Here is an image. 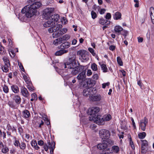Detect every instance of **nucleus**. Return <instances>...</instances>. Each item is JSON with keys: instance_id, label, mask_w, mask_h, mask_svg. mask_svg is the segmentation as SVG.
Here are the masks:
<instances>
[{"instance_id": "nucleus-6", "label": "nucleus", "mask_w": 154, "mask_h": 154, "mask_svg": "<svg viewBox=\"0 0 154 154\" xmlns=\"http://www.w3.org/2000/svg\"><path fill=\"white\" fill-rule=\"evenodd\" d=\"M111 119L110 115H109L107 116L105 115L103 117L100 116L98 120L96 121V124L98 125H103L105 121H107Z\"/></svg>"}, {"instance_id": "nucleus-37", "label": "nucleus", "mask_w": 154, "mask_h": 154, "mask_svg": "<svg viewBox=\"0 0 154 154\" xmlns=\"http://www.w3.org/2000/svg\"><path fill=\"white\" fill-rule=\"evenodd\" d=\"M112 149L113 152L115 153H117L119 151V148L117 146H114L112 147Z\"/></svg>"}, {"instance_id": "nucleus-39", "label": "nucleus", "mask_w": 154, "mask_h": 154, "mask_svg": "<svg viewBox=\"0 0 154 154\" xmlns=\"http://www.w3.org/2000/svg\"><path fill=\"white\" fill-rule=\"evenodd\" d=\"M146 134L145 132L140 133L138 134V137L140 139H143L146 137Z\"/></svg>"}, {"instance_id": "nucleus-35", "label": "nucleus", "mask_w": 154, "mask_h": 154, "mask_svg": "<svg viewBox=\"0 0 154 154\" xmlns=\"http://www.w3.org/2000/svg\"><path fill=\"white\" fill-rule=\"evenodd\" d=\"M70 38V36L68 35H65L62 37L60 38H61V40L63 42V41H66L69 39Z\"/></svg>"}, {"instance_id": "nucleus-9", "label": "nucleus", "mask_w": 154, "mask_h": 154, "mask_svg": "<svg viewBox=\"0 0 154 154\" xmlns=\"http://www.w3.org/2000/svg\"><path fill=\"white\" fill-rule=\"evenodd\" d=\"M33 123H35V127L36 128H40L44 124V122L40 118L33 121Z\"/></svg>"}, {"instance_id": "nucleus-30", "label": "nucleus", "mask_w": 154, "mask_h": 154, "mask_svg": "<svg viewBox=\"0 0 154 154\" xmlns=\"http://www.w3.org/2000/svg\"><path fill=\"white\" fill-rule=\"evenodd\" d=\"M23 117L25 118H28L30 116V113L29 111L27 110L23 111Z\"/></svg>"}, {"instance_id": "nucleus-47", "label": "nucleus", "mask_w": 154, "mask_h": 154, "mask_svg": "<svg viewBox=\"0 0 154 154\" xmlns=\"http://www.w3.org/2000/svg\"><path fill=\"white\" fill-rule=\"evenodd\" d=\"M91 15L93 19H95L97 17L96 13L93 11H92L91 12Z\"/></svg>"}, {"instance_id": "nucleus-5", "label": "nucleus", "mask_w": 154, "mask_h": 154, "mask_svg": "<svg viewBox=\"0 0 154 154\" xmlns=\"http://www.w3.org/2000/svg\"><path fill=\"white\" fill-rule=\"evenodd\" d=\"M54 11V9L53 8H47L45 9L43 14L44 18L45 19H48V18L53 17L54 16L52 14Z\"/></svg>"}, {"instance_id": "nucleus-15", "label": "nucleus", "mask_w": 154, "mask_h": 154, "mask_svg": "<svg viewBox=\"0 0 154 154\" xmlns=\"http://www.w3.org/2000/svg\"><path fill=\"white\" fill-rule=\"evenodd\" d=\"M86 78L85 72L82 71L77 77V79L79 80L83 81Z\"/></svg>"}, {"instance_id": "nucleus-54", "label": "nucleus", "mask_w": 154, "mask_h": 154, "mask_svg": "<svg viewBox=\"0 0 154 154\" xmlns=\"http://www.w3.org/2000/svg\"><path fill=\"white\" fill-rule=\"evenodd\" d=\"M130 144L131 146V147L132 149H134V145L131 139V138H130Z\"/></svg>"}, {"instance_id": "nucleus-59", "label": "nucleus", "mask_w": 154, "mask_h": 154, "mask_svg": "<svg viewBox=\"0 0 154 154\" xmlns=\"http://www.w3.org/2000/svg\"><path fill=\"white\" fill-rule=\"evenodd\" d=\"M19 66L20 68L21 69V70L23 71H24V69L23 67V66L21 63H18Z\"/></svg>"}, {"instance_id": "nucleus-60", "label": "nucleus", "mask_w": 154, "mask_h": 154, "mask_svg": "<svg viewBox=\"0 0 154 154\" xmlns=\"http://www.w3.org/2000/svg\"><path fill=\"white\" fill-rule=\"evenodd\" d=\"M32 97L34 98V100H36L37 97L36 94L35 93H33L32 94Z\"/></svg>"}, {"instance_id": "nucleus-57", "label": "nucleus", "mask_w": 154, "mask_h": 154, "mask_svg": "<svg viewBox=\"0 0 154 154\" xmlns=\"http://www.w3.org/2000/svg\"><path fill=\"white\" fill-rule=\"evenodd\" d=\"M116 47L113 45H111L109 47V49L110 50H111L112 51H113L115 49Z\"/></svg>"}, {"instance_id": "nucleus-7", "label": "nucleus", "mask_w": 154, "mask_h": 154, "mask_svg": "<svg viewBox=\"0 0 154 154\" xmlns=\"http://www.w3.org/2000/svg\"><path fill=\"white\" fill-rule=\"evenodd\" d=\"M99 134L100 137L102 139H107L110 137L109 131L106 129L100 130L99 131Z\"/></svg>"}, {"instance_id": "nucleus-2", "label": "nucleus", "mask_w": 154, "mask_h": 154, "mask_svg": "<svg viewBox=\"0 0 154 154\" xmlns=\"http://www.w3.org/2000/svg\"><path fill=\"white\" fill-rule=\"evenodd\" d=\"M88 113L90 115L89 117L90 121L96 123V121L98 120L100 116L97 115L100 111V109L98 107H93L88 110Z\"/></svg>"}, {"instance_id": "nucleus-23", "label": "nucleus", "mask_w": 154, "mask_h": 154, "mask_svg": "<svg viewBox=\"0 0 154 154\" xmlns=\"http://www.w3.org/2000/svg\"><path fill=\"white\" fill-rule=\"evenodd\" d=\"M107 146V143H99L97 145V147L98 149H104L106 148Z\"/></svg>"}, {"instance_id": "nucleus-48", "label": "nucleus", "mask_w": 154, "mask_h": 154, "mask_svg": "<svg viewBox=\"0 0 154 154\" xmlns=\"http://www.w3.org/2000/svg\"><path fill=\"white\" fill-rule=\"evenodd\" d=\"M5 52L4 51V48L1 45H0V54H5Z\"/></svg>"}, {"instance_id": "nucleus-63", "label": "nucleus", "mask_w": 154, "mask_h": 154, "mask_svg": "<svg viewBox=\"0 0 154 154\" xmlns=\"http://www.w3.org/2000/svg\"><path fill=\"white\" fill-rule=\"evenodd\" d=\"M106 11V10L105 9L103 8L100 9V14H104Z\"/></svg>"}, {"instance_id": "nucleus-44", "label": "nucleus", "mask_w": 154, "mask_h": 154, "mask_svg": "<svg viewBox=\"0 0 154 154\" xmlns=\"http://www.w3.org/2000/svg\"><path fill=\"white\" fill-rule=\"evenodd\" d=\"M91 68L94 71H97V66L95 63H94L91 65Z\"/></svg>"}, {"instance_id": "nucleus-64", "label": "nucleus", "mask_w": 154, "mask_h": 154, "mask_svg": "<svg viewBox=\"0 0 154 154\" xmlns=\"http://www.w3.org/2000/svg\"><path fill=\"white\" fill-rule=\"evenodd\" d=\"M92 73L91 70L89 69L87 71V75L88 76H90L92 75Z\"/></svg>"}, {"instance_id": "nucleus-29", "label": "nucleus", "mask_w": 154, "mask_h": 154, "mask_svg": "<svg viewBox=\"0 0 154 154\" xmlns=\"http://www.w3.org/2000/svg\"><path fill=\"white\" fill-rule=\"evenodd\" d=\"M31 144L35 149L38 150L39 148V147L37 146L36 141L35 140H32L31 142Z\"/></svg>"}, {"instance_id": "nucleus-18", "label": "nucleus", "mask_w": 154, "mask_h": 154, "mask_svg": "<svg viewBox=\"0 0 154 154\" xmlns=\"http://www.w3.org/2000/svg\"><path fill=\"white\" fill-rule=\"evenodd\" d=\"M123 30L122 28L119 26H116L114 28L115 32L118 35L121 34V32Z\"/></svg>"}, {"instance_id": "nucleus-3", "label": "nucleus", "mask_w": 154, "mask_h": 154, "mask_svg": "<svg viewBox=\"0 0 154 154\" xmlns=\"http://www.w3.org/2000/svg\"><path fill=\"white\" fill-rule=\"evenodd\" d=\"M59 19V16L58 14H55L53 17L48 18V21L44 24V26L46 27L54 26L57 23Z\"/></svg>"}, {"instance_id": "nucleus-58", "label": "nucleus", "mask_w": 154, "mask_h": 154, "mask_svg": "<svg viewBox=\"0 0 154 154\" xmlns=\"http://www.w3.org/2000/svg\"><path fill=\"white\" fill-rule=\"evenodd\" d=\"M43 148L46 151H47L49 148V146H48L46 144H45L44 145Z\"/></svg>"}, {"instance_id": "nucleus-52", "label": "nucleus", "mask_w": 154, "mask_h": 154, "mask_svg": "<svg viewBox=\"0 0 154 154\" xmlns=\"http://www.w3.org/2000/svg\"><path fill=\"white\" fill-rule=\"evenodd\" d=\"M79 72L82 71L84 69V67L83 66H78Z\"/></svg>"}, {"instance_id": "nucleus-10", "label": "nucleus", "mask_w": 154, "mask_h": 154, "mask_svg": "<svg viewBox=\"0 0 154 154\" xmlns=\"http://www.w3.org/2000/svg\"><path fill=\"white\" fill-rule=\"evenodd\" d=\"M148 123V120L145 117L144 119L141 120L140 122V126L141 129L143 131H145L146 129V126Z\"/></svg>"}, {"instance_id": "nucleus-12", "label": "nucleus", "mask_w": 154, "mask_h": 154, "mask_svg": "<svg viewBox=\"0 0 154 154\" xmlns=\"http://www.w3.org/2000/svg\"><path fill=\"white\" fill-rule=\"evenodd\" d=\"M77 55L80 56L81 58L84 60H87L88 57L85 54V52L83 50H80L77 52Z\"/></svg>"}, {"instance_id": "nucleus-24", "label": "nucleus", "mask_w": 154, "mask_h": 154, "mask_svg": "<svg viewBox=\"0 0 154 154\" xmlns=\"http://www.w3.org/2000/svg\"><path fill=\"white\" fill-rule=\"evenodd\" d=\"M53 32L52 36L54 38H57L62 35L60 29Z\"/></svg>"}, {"instance_id": "nucleus-21", "label": "nucleus", "mask_w": 154, "mask_h": 154, "mask_svg": "<svg viewBox=\"0 0 154 154\" xmlns=\"http://www.w3.org/2000/svg\"><path fill=\"white\" fill-rule=\"evenodd\" d=\"M49 148L50 149V153L51 154H53L54 153V150L55 148V143L54 142H52L51 143H49Z\"/></svg>"}, {"instance_id": "nucleus-55", "label": "nucleus", "mask_w": 154, "mask_h": 154, "mask_svg": "<svg viewBox=\"0 0 154 154\" xmlns=\"http://www.w3.org/2000/svg\"><path fill=\"white\" fill-rule=\"evenodd\" d=\"M14 145L15 146L17 147L19 146L20 145V143L19 141L17 140H15L14 143Z\"/></svg>"}, {"instance_id": "nucleus-26", "label": "nucleus", "mask_w": 154, "mask_h": 154, "mask_svg": "<svg viewBox=\"0 0 154 154\" xmlns=\"http://www.w3.org/2000/svg\"><path fill=\"white\" fill-rule=\"evenodd\" d=\"M122 14L119 12H116L113 16L114 19L115 20H118L121 19V18Z\"/></svg>"}, {"instance_id": "nucleus-41", "label": "nucleus", "mask_w": 154, "mask_h": 154, "mask_svg": "<svg viewBox=\"0 0 154 154\" xmlns=\"http://www.w3.org/2000/svg\"><path fill=\"white\" fill-rule=\"evenodd\" d=\"M102 69L103 70L104 72H107V68L106 67V65L105 64H102L101 65Z\"/></svg>"}, {"instance_id": "nucleus-36", "label": "nucleus", "mask_w": 154, "mask_h": 154, "mask_svg": "<svg viewBox=\"0 0 154 154\" xmlns=\"http://www.w3.org/2000/svg\"><path fill=\"white\" fill-rule=\"evenodd\" d=\"M23 78L24 80H25V82L28 85L29 83H31V82L30 80V79L28 78L27 76L24 75H23Z\"/></svg>"}, {"instance_id": "nucleus-32", "label": "nucleus", "mask_w": 154, "mask_h": 154, "mask_svg": "<svg viewBox=\"0 0 154 154\" xmlns=\"http://www.w3.org/2000/svg\"><path fill=\"white\" fill-rule=\"evenodd\" d=\"M61 38H59L55 39L53 42V44L56 45H57L59 44H60L62 42V41L61 40Z\"/></svg>"}, {"instance_id": "nucleus-43", "label": "nucleus", "mask_w": 154, "mask_h": 154, "mask_svg": "<svg viewBox=\"0 0 154 154\" xmlns=\"http://www.w3.org/2000/svg\"><path fill=\"white\" fill-rule=\"evenodd\" d=\"M117 60L118 63L120 66H122L123 65V63L120 57H117Z\"/></svg>"}, {"instance_id": "nucleus-45", "label": "nucleus", "mask_w": 154, "mask_h": 154, "mask_svg": "<svg viewBox=\"0 0 154 154\" xmlns=\"http://www.w3.org/2000/svg\"><path fill=\"white\" fill-rule=\"evenodd\" d=\"M19 146L21 149L24 150L26 147V145L25 143H22L20 144Z\"/></svg>"}, {"instance_id": "nucleus-19", "label": "nucleus", "mask_w": 154, "mask_h": 154, "mask_svg": "<svg viewBox=\"0 0 154 154\" xmlns=\"http://www.w3.org/2000/svg\"><path fill=\"white\" fill-rule=\"evenodd\" d=\"M72 59H69V62H66L65 63H60L59 64V65H61V68L62 69H63V68H67V69H68V66L69 65H70V62H72Z\"/></svg>"}, {"instance_id": "nucleus-11", "label": "nucleus", "mask_w": 154, "mask_h": 154, "mask_svg": "<svg viewBox=\"0 0 154 154\" xmlns=\"http://www.w3.org/2000/svg\"><path fill=\"white\" fill-rule=\"evenodd\" d=\"M62 27V26L61 24H57L56 26H52L50 28L48 29V31L50 33H52L58 30Z\"/></svg>"}, {"instance_id": "nucleus-20", "label": "nucleus", "mask_w": 154, "mask_h": 154, "mask_svg": "<svg viewBox=\"0 0 154 154\" xmlns=\"http://www.w3.org/2000/svg\"><path fill=\"white\" fill-rule=\"evenodd\" d=\"M99 23L100 24L105 25H109L110 22L106 20H105L103 18H100L99 20Z\"/></svg>"}, {"instance_id": "nucleus-17", "label": "nucleus", "mask_w": 154, "mask_h": 154, "mask_svg": "<svg viewBox=\"0 0 154 154\" xmlns=\"http://www.w3.org/2000/svg\"><path fill=\"white\" fill-rule=\"evenodd\" d=\"M68 52V50H61L56 51L55 53L54 54L56 56H61L64 54L67 53Z\"/></svg>"}, {"instance_id": "nucleus-22", "label": "nucleus", "mask_w": 154, "mask_h": 154, "mask_svg": "<svg viewBox=\"0 0 154 154\" xmlns=\"http://www.w3.org/2000/svg\"><path fill=\"white\" fill-rule=\"evenodd\" d=\"M70 45V44L68 42H66L62 43L60 45V48L62 49H64L69 48Z\"/></svg>"}, {"instance_id": "nucleus-61", "label": "nucleus", "mask_w": 154, "mask_h": 154, "mask_svg": "<svg viewBox=\"0 0 154 154\" xmlns=\"http://www.w3.org/2000/svg\"><path fill=\"white\" fill-rule=\"evenodd\" d=\"M8 41L9 42L8 46L9 47H11L12 45V43L11 40L10 39H8Z\"/></svg>"}, {"instance_id": "nucleus-8", "label": "nucleus", "mask_w": 154, "mask_h": 154, "mask_svg": "<svg viewBox=\"0 0 154 154\" xmlns=\"http://www.w3.org/2000/svg\"><path fill=\"white\" fill-rule=\"evenodd\" d=\"M93 90L92 88H88L85 89L83 91V95L85 96L88 97L91 96L94 94Z\"/></svg>"}, {"instance_id": "nucleus-49", "label": "nucleus", "mask_w": 154, "mask_h": 154, "mask_svg": "<svg viewBox=\"0 0 154 154\" xmlns=\"http://www.w3.org/2000/svg\"><path fill=\"white\" fill-rule=\"evenodd\" d=\"M142 143L141 146H147L148 145L147 141L146 140H141Z\"/></svg>"}, {"instance_id": "nucleus-42", "label": "nucleus", "mask_w": 154, "mask_h": 154, "mask_svg": "<svg viewBox=\"0 0 154 154\" xmlns=\"http://www.w3.org/2000/svg\"><path fill=\"white\" fill-rule=\"evenodd\" d=\"M27 88L30 91H32L34 90V87L32 86V83L27 85Z\"/></svg>"}, {"instance_id": "nucleus-51", "label": "nucleus", "mask_w": 154, "mask_h": 154, "mask_svg": "<svg viewBox=\"0 0 154 154\" xmlns=\"http://www.w3.org/2000/svg\"><path fill=\"white\" fill-rule=\"evenodd\" d=\"M88 49L90 52H91L93 56H95L96 55V54L94 52V50L92 48H89Z\"/></svg>"}, {"instance_id": "nucleus-31", "label": "nucleus", "mask_w": 154, "mask_h": 154, "mask_svg": "<svg viewBox=\"0 0 154 154\" xmlns=\"http://www.w3.org/2000/svg\"><path fill=\"white\" fill-rule=\"evenodd\" d=\"M2 152L4 153H6L9 151V149L7 146L5 145L2 146Z\"/></svg>"}, {"instance_id": "nucleus-34", "label": "nucleus", "mask_w": 154, "mask_h": 154, "mask_svg": "<svg viewBox=\"0 0 154 154\" xmlns=\"http://www.w3.org/2000/svg\"><path fill=\"white\" fill-rule=\"evenodd\" d=\"M8 104L10 107L13 109H16V105L12 101H9Z\"/></svg>"}, {"instance_id": "nucleus-40", "label": "nucleus", "mask_w": 154, "mask_h": 154, "mask_svg": "<svg viewBox=\"0 0 154 154\" xmlns=\"http://www.w3.org/2000/svg\"><path fill=\"white\" fill-rule=\"evenodd\" d=\"M10 66H7V65H5L2 67L3 71L5 72H7L8 70V68Z\"/></svg>"}, {"instance_id": "nucleus-14", "label": "nucleus", "mask_w": 154, "mask_h": 154, "mask_svg": "<svg viewBox=\"0 0 154 154\" xmlns=\"http://www.w3.org/2000/svg\"><path fill=\"white\" fill-rule=\"evenodd\" d=\"M21 92L22 95L25 97H28L29 94L27 89L24 87H22L21 88Z\"/></svg>"}, {"instance_id": "nucleus-16", "label": "nucleus", "mask_w": 154, "mask_h": 154, "mask_svg": "<svg viewBox=\"0 0 154 154\" xmlns=\"http://www.w3.org/2000/svg\"><path fill=\"white\" fill-rule=\"evenodd\" d=\"M150 16L152 23L154 24V8L151 7L149 9Z\"/></svg>"}, {"instance_id": "nucleus-46", "label": "nucleus", "mask_w": 154, "mask_h": 154, "mask_svg": "<svg viewBox=\"0 0 154 154\" xmlns=\"http://www.w3.org/2000/svg\"><path fill=\"white\" fill-rule=\"evenodd\" d=\"M146 147L143 146H141V152L144 154L146 151Z\"/></svg>"}, {"instance_id": "nucleus-50", "label": "nucleus", "mask_w": 154, "mask_h": 154, "mask_svg": "<svg viewBox=\"0 0 154 154\" xmlns=\"http://www.w3.org/2000/svg\"><path fill=\"white\" fill-rule=\"evenodd\" d=\"M111 14L109 13H108L106 14L105 16V18L107 20H109L111 18Z\"/></svg>"}, {"instance_id": "nucleus-33", "label": "nucleus", "mask_w": 154, "mask_h": 154, "mask_svg": "<svg viewBox=\"0 0 154 154\" xmlns=\"http://www.w3.org/2000/svg\"><path fill=\"white\" fill-rule=\"evenodd\" d=\"M7 128L9 131H11L12 132L16 131V129L13 126L11 127L9 124L7 125Z\"/></svg>"}, {"instance_id": "nucleus-56", "label": "nucleus", "mask_w": 154, "mask_h": 154, "mask_svg": "<svg viewBox=\"0 0 154 154\" xmlns=\"http://www.w3.org/2000/svg\"><path fill=\"white\" fill-rule=\"evenodd\" d=\"M109 83L108 82L102 84V88H105L106 86H108L109 85Z\"/></svg>"}, {"instance_id": "nucleus-13", "label": "nucleus", "mask_w": 154, "mask_h": 154, "mask_svg": "<svg viewBox=\"0 0 154 154\" xmlns=\"http://www.w3.org/2000/svg\"><path fill=\"white\" fill-rule=\"evenodd\" d=\"M90 99L92 101H99L101 99V96L99 94L93 95L92 94L91 96H90Z\"/></svg>"}, {"instance_id": "nucleus-1", "label": "nucleus", "mask_w": 154, "mask_h": 154, "mask_svg": "<svg viewBox=\"0 0 154 154\" xmlns=\"http://www.w3.org/2000/svg\"><path fill=\"white\" fill-rule=\"evenodd\" d=\"M42 4L39 2H35L31 5L25 6L22 10L21 13L19 14L18 18L23 20L25 16L27 18H30L35 15L37 12V9L40 7Z\"/></svg>"}, {"instance_id": "nucleus-38", "label": "nucleus", "mask_w": 154, "mask_h": 154, "mask_svg": "<svg viewBox=\"0 0 154 154\" xmlns=\"http://www.w3.org/2000/svg\"><path fill=\"white\" fill-rule=\"evenodd\" d=\"M3 60L4 61L5 65L10 66V62L8 59L6 57H4L3 58Z\"/></svg>"}, {"instance_id": "nucleus-4", "label": "nucleus", "mask_w": 154, "mask_h": 154, "mask_svg": "<svg viewBox=\"0 0 154 154\" xmlns=\"http://www.w3.org/2000/svg\"><path fill=\"white\" fill-rule=\"evenodd\" d=\"M68 69L71 70V74L73 75H75L79 72L78 66L76 63L75 59H73L70 62V65H68Z\"/></svg>"}, {"instance_id": "nucleus-27", "label": "nucleus", "mask_w": 154, "mask_h": 154, "mask_svg": "<svg viewBox=\"0 0 154 154\" xmlns=\"http://www.w3.org/2000/svg\"><path fill=\"white\" fill-rule=\"evenodd\" d=\"M2 85L3 91L5 93H8L9 91V88L8 86L5 84V82H4L3 84L2 83Z\"/></svg>"}, {"instance_id": "nucleus-28", "label": "nucleus", "mask_w": 154, "mask_h": 154, "mask_svg": "<svg viewBox=\"0 0 154 154\" xmlns=\"http://www.w3.org/2000/svg\"><path fill=\"white\" fill-rule=\"evenodd\" d=\"M11 88L12 91L15 93H18L19 92V89L17 85H12L11 86Z\"/></svg>"}, {"instance_id": "nucleus-62", "label": "nucleus", "mask_w": 154, "mask_h": 154, "mask_svg": "<svg viewBox=\"0 0 154 154\" xmlns=\"http://www.w3.org/2000/svg\"><path fill=\"white\" fill-rule=\"evenodd\" d=\"M38 143L40 146H42L44 144V142L42 140L38 141Z\"/></svg>"}, {"instance_id": "nucleus-25", "label": "nucleus", "mask_w": 154, "mask_h": 154, "mask_svg": "<svg viewBox=\"0 0 154 154\" xmlns=\"http://www.w3.org/2000/svg\"><path fill=\"white\" fill-rule=\"evenodd\" d=\"M13 99L17 104H20L21 102V98L18 95H15L14 96Z\"/></svg>"}, {"instance_id": "nucleus-53", "label": "nucleus", "mask_w": 154, "mask_h": 154, "mask_svg": "<svg viewBox=\"0 0 154 154\" xmlns=\"http://www.w3.org/2000/svg\"><path fill=\"white\" fill-rule=\"evenodd\" d=\"M60 30L62 34V35L65 33L67 31V29H60Z\"/></svg>"}]
</instances>
